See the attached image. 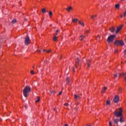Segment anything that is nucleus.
Instances as JSON below:
<instances>
[{
  "mask_svg": "<svg viewBox=\"0 0 126 126\" xmlns=\"http://www.w3.org/2000/svg\"><path fill=\"white\" fill-rule=\"evenodd\" d=\"M62 93H63V92H61L59 93V95H62Z\"/></svg>",
  "mask_w": 126,
  "mask_h": 126,
  "instance_id": "4c0bfd02",
  "label": "nucleus"
},
{
  "mask_svg": "<svg viewBox=\"0 0 126 126\" xmlns=\"http://www.w3.org/2000/svg\"><path fill=\"white\" fill-rule=\"evenodd\" d=\"M115 30L116 29L114 27H112L109 29L110 32H111L112 33H114L115 32Z\"/></svg>",
  "mask_w": 126,
  "mask_h": 126,
  "instance_id": "6e6552de",
  "label": "nucleus"
},
{
  "mask_svg": "<svg viewBox=\"0 0 126 126\" xmlns=\"http://www.w3.org/2000/svg\"><path fill=\"white\" fill-rule=\"evenodd\" d=\"M70 82V80H69V78H66V83L68 84Z\"/></svg>",
  "mask_w": 126,
  "mask_h": 126,
  "instance_id": "5701e85b",
  "label": "nucleus"
},
{
  "mask_svg": "<svg viewBox=\"0 0 126 126\" xmlns=\"http://www.w3.org/2000/svg\"><path fill=\"white\" fill-rule=\"evenodd\" d=\"M125 41L126 42V38H125Z\"/></svg>",
  "mask_w": 126,
  "mask_h": 126,
  "instance_id": "5fc2aeb1",
  "label": "nucleus"
},
{
  "mask_svg": "<svg viewBox=\"0 0 126 126\" xmlns=\"http://www.w3.org/2000/svg\"><path fill=\"white\" fill-rule=\"evenodd\" d=\"M123 27V25H121L120 27L117 28V30H116V34H118L119 33L120 31L122 30Z\"/></svg>",
  "mask_w": 126,
  "mask_h": 126,
  "instance_id": "0eeeda50",
  "label": "nucleus"
},
{
  "mask_svg": "<svg viewBox=\"0 0 126 126\" xmlns=\"http://www.w3.org/2000/svg\"><path fill=\"white\" fill-rule=\"evenodd\" d=\"M30 92H31V88L30 86H27L26 88H24V91H23V93H24V95L26 97L29 96L28 94Z\"/></svg>",
  "mask_w": 126,
  "mask_h": 126,
  "instance_id": "f257e3e1",
  "label": "nucleus"
},
{
  "mask_svg": "<svg viewBox=\"0 0 126 126\" xmlns=\"http://www.w3.org/2000/svg\"><path fill=\"white\" fill-rule=\"evenodd\" d=\"M91 62V61L90 60H87V63L88 64V67H90V63Z\"/></svg>",
  "mask_w": 126,
  "mask_h": 126,
  "instance_id": "4468645a",
  "label": "nucleus"
},
{
  "mask_svg": "<svg viewBox=\"0 0 126 126\" xmlns=\"http://www.w3.org/2000/svg\"><path fill=\"white\" fill-rule=\"evenodd\" d=\"M120 17L122 18L123 17V15H120Z\"/></svg>",
  "mask_w": 126,
  "mask_h": 126,
  "instance_id": "de8ad7c7",
  "label": "nucleus"
},
{
  "mask_svg": "<svg viewBox=\"0 0 126 126\" xmlns=\"http://www.w3.org/2000/svg\"><path fill=\"white\" fill-rule=\"evenodd\" d=\"M87 33H89V31H87Z\"/></svg>",
  "mask_w": 126,
  "mask_h": 126,
  "instance_id": "09e8293b",
  "label": "nucleus"
},
{
  "mask_svg": "<svg viewBox=\"0 0 126 126\" xmlns=\"http://www.w3.org/2000/svg\"><path fill=\"white\" fill-rule=\"evenodd\" d=\"M93 16H94V18H96V15H93Z\"/></svg>",
  "mask_w": 126,
  "mask_h": 126,
  "instance_id": "a19ab883",
  "label": "nucleus"
},
{
  "mask_svg": "<svg viewBox=\"0 0 126 126\" xmlns=\"http://www.w3.org/2000/svg\"><path fill=\"white\" fill-rule=\"evenodd\" d=\"M114 44L116 46H119L120 45L121 46H123L124 45V41H123L122 40H116L115 41V42H114Z\"/></svg>",
  "mask_w": 126,
  "mask_h": 126,
  "instance_id": "f03ea898",
  "label": "nucleus"
},
{
  "mask_svg": "<svg viewBox=\"0 0 126 126\" xmlns=\"http://www.w3.org/2000/svg\"><path fill=\"white\" fill-rule=\"evenodd\" d=\"M58 37L57 36H54V41H56V40H57Z\"/></svg>",
  "mask_w": 126,
  "mask_h": 126,
  "instance_id": "a878e982",
  "label": "nucleus"
},
{
  "mask_svg": "<svg viewBox=\"0 0 126 126\" xmlns=\"http://www.w3.org/2000/svg\"><path fill=\"white\" fill-rule=\"evenodd\" d=\"M100 39V36H98V37H97V39Z\"/></svg>",
  "mask_w": 126,
  "mask_h": 126,
  "instance_id": "79ce46f5",
  "label": "nucleus"
},
{
  "mask_svg": "<svg viewBox=\"0 0 126 126\" xmlns=\"http://www.w3.org/2000/svg\"><path fill=\"white\" fill-rule=\"evenodd\" d=\"M43 52H47V50L44 49V50H43Z\"/></svg>",
  "mask_w": 126,
  "mask_h": 126,
  "instance_id": "ea45409f",
  "label": "nucleus"
},
{
  "mask_svg": "<svg viewBox=\"0 0 126 126\" xmlns=\"http://www.w3.org/2000/svg\"><path fill=\"white\" fill-rule=\"evenodd\" d=\"M119 110H120L119 112H118L117 111H114V115H115V116L116 117H121V116L122 115V112H123V110L121 108H120V109H119Z\"/></svg>",
  "mask_w": 126,
  "mask_h": 126,
  "instance_id": "20e7f679",
  "label": "nucleus"
},
{
  "mask_svg": "<svg viewBox=\"0 0 126 126\" xmlns=\"http://www.w3.org/2000/svg\"><path fill=\"white\" fill-rule=\"evenodd\" d=\"M73 71L75 70V68L74 67H73V69H72Z\"/></svg>",
  "mask_w": 126,
  "mask_h": 126,
  "instance_id": "c03bdc74",
  "label": "nucleus"
},
{
  "mask_svg": "<svg viewBox=\"0 0 126 126\" xmlns=\"http://www.w3.org/2000/svg\"><path fill=\"white\" fill-rule=\"evenodd\" d=\"M39 68H40V67H41V66H40V65H39Z\"/></svg>",
  "mask_w": 126,
  "mask_h": 126,
  "instance_id": "864d4df0",
  "label": "nucleus"
},
{
  "mask_svg": "<svg viewBox=\"0 0 126 126\" xmlns=\"http://www.w3.org/2000/svg\"><path fill=\"white\" fill-rule=\"evenodd\" d=\"M52 15H53V12L50 11V12H49V16H50V17H51Z\"/></svg>",
  "mask_w": 126,
  "mask_h": 126,
  "instance_id": "4be33fe9",
  "label": "nucleus"
},
{
  "mask_svg": "<svg viewBox=\"0 0 126 126\" xmlns=\"http://www.w3.org/2000/svg\"><path fill=\"white\" fill-rule=\"evenodd\" d=\"M109 126H112V122H109Z\"/></svg>",
  "mask_w": 126,
  "mask_h": 126,
  "instance_id": "f704fd0d",
  "label": "nucleus"
},
{
  "mask_svg": "<svg viewBox=\"0 0 126 126\" xmlns=\"http://www.w3.org/2000/svg\"><path fill=\"white\" fill-rule=\"evenodd\" d=\"M115 7H116V8H117V9L119 8H120V4H116V6H115Z\"/></svg>",
  "mask_w": 126,
  "mask_h": 126,
  "instance_id": "412c9836",
  "label": "nucleus"
},
{
  "mask_svg": "<svg viewBox=\"0 0 126 126\" xmlns=\"http://www.w3.org/2000/svg\"><path fill=\"white\" fill-rule=\"evenodd\" d=\"M25 107L26 108H28V107L27 106V105H25Z\"/></svg>",
  "mask_w": 126,
  "mask_h": 126,
  "instance_id": "a18cd8bd",
  "label": "nucleus"
},
{
  "mask_svg": "<svg viewBox=\"0 0 126 126\" xmlns=\"http://www.w3.org/2000/svg\"><path fill=\"white\" fill-rule=\"evenodd\" d=\"M114 78H117V77H118V75H117V74H114Z\"/></svg>",
  "mask_w": 126,
  "mask_h": 126,
  "instance_id": "473e14b6",
  "label": "nucleus"
},
{
  "mask_svg": "<svg viewBox=\"0 0 126 126\" xmlns=\"http://www.w3.org/2000/svg\"><path fill=\"white\" fill-rule=\"evenodd\" d=\"M72 9V7H68L65 10H67V12H70L71 10Z\"/></svg>",
  "mask_w": 126,
  "mask_h": 126,
  "instance_id": "f8f14e48",
  "label": "nucleus"
},
{
  "mask_svg": "<svg viewBox=\"0 0 126 126\" xmlns=\"http://www.w3.org/2000/svg\"><path fill=\"white\" fill-rule=\"evenodd\" d=\"M124 52H126V50H125Z\"/></svg>",
  "mask_w": 126,
  "mask_h": 126,
  "instance_id": "8fccbe9b",
  "label": "nucleus"
},
{
  "mask_svg": "<svg viewBox=\"0 0 126 126\" xmlns=\"http://www.w3.org/2000/svg\"><path fill=\"white\" fill-rule=\"evenodd\" d=\"M74 96L75 97V100H79L81 99V97H80L79 95H77V94H74Z\"/></svg>",
  "mask_w": 126,
  "mask_h": 126,
  "instance_id": "9d476101",
  "label": "nucleus"
},
{
  "mask_svg": "<svg viewBox=\"0 0 126 126\" xmlns=\"http://www.w3.org/2000/svg\"><path fill=\"white\" fill-rule=\"evenodd\" d=\"M125 80H126V76L125 77Z\"/></svg>",
  "mask_w": 126,
  "mask_h": 126,
  "instance_id": "3c124183",
  "label": "nucleus"
},
{
  "mask_svg": "<svg viewBox=\"0 0 126 126\" xmlns=\"http://www.w3.org/2000/svg\"><path fill=\"white\" fill-rule=\"evenodd\" d=\"M114 103H118L119 101V97H118V95H116L115 97H114Z\"/></svg>",
  "mask_w": 126,
  "mask_h": 126,
  "instance_id": "423d86ee",
  "label": "nucleus"
},
{
  "mask_svg": "<svg viewBox=\"0 0 126 126\" xmlns=\"http://www.w3.org/2000/svg\"><path fill=\"white\" fill-rule=\"evenodd\" d=\"M126 0H121V1H125Z\"/></svg>",
  "mask_w": 126,
  "mask_h": 126,
  "instance_id": "49530a36",
  "label": "nucleus"
},
{
  "mask_svg": "<svg viewBox=\"0 0 126 126\" xmlns=\"http://www.w3.org/2000/svg\"><path fill=\"white\" fill-rule=\"evenodd\" d=\"M50 92H51V94H53L55 93V91H51Z\"/></svg>",
  "mask_w": 126,
  "mask_h": 126,
  "instance_id": "e433bc0d",
  "label": "nucleus"
},
{
  "mask_svg": "<svg viewBox=\"0 0 126 126\" xmlns=\"http://www.w3.org/2000/svg\"><path fill=\"white\" fill-rule=\"evenodd\" d=\"M119 122V120L118 119H116L114 120V123L118 125V123Z\"/></svg>",
  "mask_w": 126,
  "mask_h": 126,
  "instance_id": "f3484780",
  "label": "nucleus"
},
{
  "mask_svg": "<svg viewBox=\"0 0 126 126\" xmlns=\"http://www.w3.org/2000/svg\"><path fill=\"white\" fill-rule=\"evenodd\" d=\"M124 120L123 119V118L121 117V118H120V122L121 123H124Z\"/></svg>",
  "mask_w": 126,
  "mask_h": 126,
  "instance_id": "aec40b11",
  "label": "nucleus"
},
{
  "mask_svg": "<svg viewBox=\"0 0 126 126\" xmlns=\"http://www.w3.org/2000/svg\"><path fill=\"white\" fill-rule=\"evenodd\" d=\"M64 105L65 106H69V104L68 103H65L64 104Z\"/></svg>",
  "mask_w": 126,
  "mask_h": 126,
  "instance_id": "c9c22d12",
  "label": "nucleus"
},
{
  "mask_svg": "<svg viewBox=\"0 0 126 126\" xmlns=\"http://www.w3.org/2000/svg\"><path fill=\"white\" fill-rule=\"evenodd\" d=\"M37 52H38V53H40V52H41L40 50H37Z\"/></svg>",
  "mask_w": 126,
  "mask_h": 126,
  "instance_id": "58836bf2",
  "label": "nucleus"
},
{
  "mask_svg": "<svg viewBox=\"0 0 126 126\" xmlns=\"http://www.w3.org/2000/svg\"><path fill=\"white\" fill-rule=\"evenodd\" d=\"M120 75H126V73H121Z\"/></svg>",
  "mask_w": 126,
  "mask_h": 126,
  "instance_id": "2f4dec72",
  "label": "nucleus"
},
{
  "mask_svg": "<svg viewBox=\"0 0 126 126\" xmlns=\"http://www.w3.org/2000/svg\"><path fill=\"white\" fill-rule=\"evenodd\" d=\"M26 20H28V19H26Z\"/></svg>",
  "mask_w": 126,
  "mask_h": 126,
  "instance_id": "13d9d810",
  "label": "nucleus"
},
{
  "mask_svg": "<svg viewBox=\"0 0 126 126\" xmlns=\"http://www.w3.org/2000/svg\"><path fill=\"white\" fill-rule=\"evenodd\" d=\"M118 50L117 49H116L114 50V53H118Z\"/></svg>",
  "mask_w": 126,
  "mask_h": 126,
  "instance_id": "7c9ffc66",
  "label": "nucleus"
},
{
  "mask_svg": "<svg viewBox=\"0 0 126 126\" xmlns=\"http://www.w3.org/2000/svg\"><path fill=\"white\" fill-rule=\"evenodd\" d=\"M92 126L91 125H90V126Z\"/></svg>",
  "mask_w": 126,
  "mask_h": 126,
  "instance_id": "bf43d9fd",
  "label": "nucleus"
},
{
  "mask_svg": "<svg viewBox=\"0 0 126 126\" xmlns=\"http://www.w3.org/2000/svg\"><path fill=\"white\" fill-rule=\"evenodd\" d=\"M79 20L78 19H72V23H76L77 22H78Z\"/></svg>",
  "mask_w": 126,
  "mask_h": 126,
  "instance_id": "ddd939ff",
  "label": "nucleus"
},
{
  "mask_svg": "<svg viewBox=\"0 0 126 126\" xmlns=\"http://www.w3.org/2000/svg\"><path fill=\"white\" fill-rule=\"evenodd\" d=\"M79 62H80V59L79 58H77V62H76V64H75L76 67H77L78 64H79Z\"/></svg>",
  "mask_w": 126,
  "mask_h": 126,
  "instance_id": "9b49d317",
  "label": "nucleus"
},
{
  "mask_svg": "<svg viewBox=\"0 0 126 126\" xmlns=\"http://www.w3.org/2000/svg\"><path fill=\"white\" fill-rule=\"evenodd\" d=\"M37 71H38V69H37Z\"/></svg>",
  "mask_w": 126,
  "mask_h": 126,
  "instance_id": "4d7b16f0",
  "label": "nucleus"
},
{
  "mask_svg": "<svg viewBox=\"0 0 126 126\" xmlns=\"http://www.w3.org/2000/svg\"><path fill=\"white\" fill-rule=\"evenodd\" d=\"M85 38H86V36L85 35H81L79 37V39H80V41H83L84 40V39H85Z\"/></svg>",
  "mask_w": 126,
  "mask_h": 126,
  "instance_id": "1a4fd4ad",
  "label": "nucleus"
},
{
  "mask_svg": "<svg viewBox=\"0 0 126 126\" xmlns=\"http://www.w3.org/2000/svg\"><path fill=\"white\" fill-rule=\"evenodd\" d=\"M51 50H49L48 51H47L46 53H51Z\"/></svg>",
  "mask_w": 126,
  "mask_h": 126,
  "instance_id": "72a5a7b5",
  "label": "nucleus"
},
{
  "mask_svg": "<svg viewBox=\"0 0 126 126\" xmlns=\"http://www.w3.org/2000/svg\"><path fill=\"white\" fill-rule=\"evenodd\" d=\"M60 32V31L59 30H57L56 31V33H55L56 36H57L58 35V33Z\"/></svg>",
  "mask_w": 126,
  "mask_h": 126,
  "instance_id": "393cba45",
  "label": "nucleus"
},
{
  "mask_svg": "<svg viewBox=\"0 0 126 126\" xmlns=\"http://www.w3.org/2000/svg\"><path fill=\"white\" fill-rule=\"evenodd\" d=\"M31 73L32 75H33L34 74V71H33L32 70L31 71Z\"/></svg>",
  "mask_w": 126,
  "mask_h": 126,
  "instance_id": "c85d7f7f",
  "label": "nucleus"
},
{
  "mask_svg": "<svg viewBox=\"0 0 126 126\" xmlns=\"http://www.w3.org/2000/svg\"><path fill=\"white\" fill-rule=\"evenodd\" d=\"M78 23L79 24V25H81L82 27H84V22H82L81 21H78Z\"/></svg>",
  "mask_w": 126,
  "mask_h": 126,
  "instance_id": "dca6fc26",
  "label": "nucleus"
},
{
  "mask_svg": "<svg viewBox=\"0 0 126 126\" xmlns=\"http://www.w3.org/2000/svg\"><path fill=\"white\" fill-rule=\"evenodd\" d=\"M54 111H56V109H54Z\"/></svg>",
  "mask_w": 126,
  "mask_h": 126,
  "instance_id": "603ef678",
  "label": "nucleus"
},
{
  "mask_svg": "<svg viewBox=\"0 0 126 126\" xmlns=\"http://www.w3.org/2000/svg\"><path fill=\"white\" fill-rule=\"evenodd\" d=\"M91 18H92V19H93V20H95V19L94 18V15H92V16L91 17Z\"/></svg>",
  "mask_w": 126,
  "mask_h": 126,
  "instance_id": "cd10ccee",
  "label": "nucleus"
},
{
  "mask_svg": "<svg viewBox=\"0 0 126 126\" xmlns=\"http://www.w3.org/2000/svg\"><path fill=\"white\" fill-rule=\"evenodd\" d=\"M123 16L126 17V11L124 12V14H123Z\"/></svg>",
  "mask_w": 126,
  "mask_h": 126,
  "instance_id": "c756f323",
  "label": "nucleus"
},
{
  "mask_svg": "<svg viewBox=\"0 0 126 126\" xmlns=\"http://www.w3.org/2000/svg\"><path fill=\"white\" fill-rule=\"evenodd\" d=\"M64 126H68L67 124H65Z\"/></svg>",
  "mask_w": 126,
  "mask_h": 126,
  "instance_id": "37998d69",
  "label": "nucleus"
},
{
  "mask_svg": "<svg viewBox=\"0 0 126 126\" xmlns=\"http://www.w3.org/2000/svg\"><path fill=\"white\" fill-rule=\"evenodd\" d=\"M17 22V20L16 19H14L13 21H12V23L14 24Z\"/></svg>",
  "mask_w": 126,
  "mask_h": 126,
  "instance_id": "b1692460",
  "label": "nucleus"
},
{
  "mask_svg": "<svg viewBox=\"0 0 126 126\" xmlns=\"http://www.w3.org/2000/svg\"><path fill=\"white\" fill-rule=\"evenodd\" d=\"M39 100H40L39 97V96H37V100H35V102H38L39 101Z\"/></svg>",
  "mask_w": 126,
  "mask_h": 126,
  "instance_id": "bb28decb",
  "label": "nucleus"
},
{
  "mask_svg": "<svg viewBox=\"0 0 126 126\" xmlns=\"http://www.w3.org/2000/svg\"><path fill=\"white\" fill-rule=\"evenodd\" d=\"M42 12L43 13H46V9L45 8H43V9H42Z\"/></svg>",
  "mask_w": 126,
  "mask_h": 126,
  "instance_id": "a211bd4d",
  "label": "nucleus"
},
{
  "mask_svg": "<svg viewBox=\"0 0 126 126\" xmlns=\"http://www.w3.org/2000/svg\"><path fill=\"white\" fill-rule=\"evenodd\" d=\"M115 35H110L109 37H108L107 41L109 43L112 42L114 41V39H115Z\"/></svg>",
  "mask_w": 126,
  "mask_h": 126,
  "instance_id": "7ed1b4c3",
  "label": "nucleus"
},
{
  "mask_svg": "<svg viewBox=\"0 0 126 126\" xmlns=\"http://www.w3.org/2000/svg\"><path fill=\"white\" fill-rule=\"evenodd\" d=\"M106 103L107 105H109L111 104V103L110 102V101H109V100H107V101H106Z\"/></svg>",
  "mask_w": 126,
  "mask_h": 126,
  "instance_id": "6ab92c4d",
  "label": "nucleus"
},
{
  "mask_svg": "<svg viewBox=\"0 0 126 126\" xmlns=\"http://www.w3.org/2000/svg\"><path fill=\"white\" fill-rule=\"evenodd\" d=\"M32 67L34 68V66H33Z\"/></svg>",
  "mask_w": 126,
  "mask_h": 126,
  "instance_id": "6e6d98bb",
  "label": "nucleus"
},
{
  "mask_svg": "<svg viewBox=\"0 0 126 126\" xmlns=\"http://www.w3.org/2000/svg\"><path fill=\"white\" fill-rule=\"evenodd\" d=\"M107 90V87H104L103 89L101 90V93L104 94L105 93V91Z\"/></svg>",
  "mask_w": 126,
  "mask_h": 126,
  "instance_id": "2eb2a0df",
  "label": "nucleus"
},
{
  "mask_svg": "<svg viewBox=\"0 0 126 126\" xmlns=\"http://www.w3.org/2000/svg\"><path fill=\"white\" fill-rule=\"evenodd\" d=\"M30 42H31L30 38L28 36V35H27L26 38H25V44H26V46H28L29 44H30Z\"/></svg>",
  "mask_w": 126,
  "mask_h": 126,
  "instance_id": "39448f33",
  "label": "nucleus"
}]
</instances>
